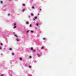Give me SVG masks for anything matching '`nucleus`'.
<instances>
[{"label": "nucleus", "instance_id": "c85d7f7f", "mask_svg": "<svg viewBox=\"0 0 76 76\" xmlns=\"http://www.w3.org/2000/svg\"><path fill=\"white\" fill-rule=\"evenodd\" d=\"M1 48L0 47V50H1Z\"/></svg>", "mask_w": 76, "mask_h": 76}, {"label": "nucleus", "instance_id": "7c9ffc66", "mask_svg": "<svg viewBox=\"0 0 76 76\" xmlns=\"http://www.w3.org/2000/svg\"><path fill=\"white\" fill-rule=\"evenodd\" d=\"M1 56H2V55H3V54H1Z\"/></svg>", "mask_w": 76, "mask_h": 76}, {"label": "nucleus", "instance_id": "4468645a", "mask_svg": "<svg viewBox=\"0 0 76 76\" xmlns=\"http://www.w3.org/2000/svg\"><path fill=\"white\" fill-rule=\"evenodd\" d=\"M28 67L29 68H31V67H32L31 66H29Z\"/></svg>", "mask_w": 76, "mask_h": 76}, {"label": "nucleus", "instance_id": "b1692460", "mask_svg": "<svg viewBox=\"0 0 76 76\" xmlns=\"http://www.w3.org/2000/svg\"><path fill=\"white\" fill-rule=\"evenodd\" d=\"M10 14H8V16H10Z\"/></svg>", "mask_w": 76, "mask_h": 76}, {"label": "nucleus", "instance_id": "ddd939ff", "mask_svg": "<svg viewBox=\"0 0 76 76\" xmlns=\"http://www.w3.org/2000/svg\"><path fill=\"white\" fill-rule=\"evenodd\" d=\"M20 60H22V58H20Z\"/></svg>", "mask_w": 76, "mask_h": 76}, {"label": "nucleus", "instance_id": "a878e982", "mask_svg": "<svg viewBox=\"0 0 76 76\" xmlns=\"http://www.w3.org/2000/svg\"><path fill=\"white\" fill-rule=\"evenodd\" d=\"M29 58H31V56H30Z\"/></svg>", "mask_w": 76, "mask_h": 76}, {"label": "nucleus", "instance_id": "0eeeda50", "mask_svg": "<svg viewBox=\"0 0 76 76\" xmlns=\"http://www.w3.org/2000/svg\"><path fill=\"white\" fill-rule=\"evenodd\" d=\"M16 24L15 23H14V26H16Z\"/></svg>", "mask_w": 76, "mask_h": 76}, {"label": "nucleus", "instance_id": "393cba45", "mask_svg": "<svg viewBox=\"0 0 76 76\" xmlns=\"http://www.w3.org/2000/svg\"><path fill=\"white\" fill-rule=\"evenodd\" d=\"M1 45H3V43H1Z\"/></svg>", "mask_w": 76, "mask_h": 76}, {"label": "nucleus", "instance_id": "9d476101", "mask_svg": "<svg viewBox=\"0 0 76 76\" xmlns=\"http://www.w3.org/2000/svg\"><path fill=\"white\" fill-rule=\"evenodd\" d=\"M31 32L32 33H33L34 32V31H31Z\"/></svg>", "mask_w": 76, "mask_h": 76}, {"label": "nucleus", "instance_id": "2eb2a0df", "mask_svg": "<svg viewBox=\"0 0 76 76\" xmlns=\"http://www.w3.org/2000/svg\"><path fill=\"white\" fill-rule=\"evenodd\" d=\"M23 6H25V4H23Z\"/></svg>", "mask_w": 76, "mask_h": 76}, {"label": "nucleus", "instance_id": "2f4dec72", "mask_svg": "<svg viewBox=\"0 0 76 76\" xmlns=\"http://www.w3.org/2000/svg\"><path fill=\"white\" fill-rule=\"evenodd\" d=\"M38 15H39V13L38 14Z\"/></svg>", "mask_w": 76, "mask_h": 76}, {"label": "nucleus", "instance_id": "423d86ee", "mask_svg": "<svg viewBox=\"0 0 76 76\" xmlns=\"http://www.w3.org/2000/svg\"><path fill=\"white\" fill-rule=\"evenodd\" d=\"M26 24H29V22H26Z\"/></svg>", "mask_w": 76, "mask_h": 76}, {"label": "nucleus", "instance_id": "dca6fc26", "mask_svg": "<svg viewBox=\"0 0 76 76\" xmlns=\"http://www.w3.org/2000/svg\"><path fill=\"white\" fill-rule=\"evenodd\" d=\"M30 27H32V25L31 24L30 25Z\"/></svg>", "mask_w": 76, "mask_h": 76}, {"label": "nucleus", "instance_id": "bb28decb", "mask_svg": "<svg viewBox=\"0 0 76 76\" xmlns=\"http://www.w3.org/2000/svg\"><path fill=\"white\" fill-rule=\"evenodd\" d=\"M1 76H3V74L1 75Z\"/></svg>", "mask_w": 76, "mask_h": 76}, {"label": "nucleus", "instance_id": "473e14b6", "mask_svg": "<svg viewBox=\"0 0 76 76\" xmlns=\"http://www.w3.org/2000/svg\"><path fill=\"white\" fill-rule=\"evenodd\" d=\"M42 10L41 9H40V10Z\"/></svg>", "mask_w": 76, "mask_h": 76}, {"label": "nucleus", "instance_id": "f257e3e1", "mask_svg": "<svg viewBox=\"0 0 76 76\" xmlns=\"http://www.w3.org/2000/svg\"><path fill=\"white\" fill-rule=\"evenodd\" d=\"M34 18L35 19H33V20L34 21H35V20H36V19H37V17H34Z\"/></svg>", "mask_w": 76, "mask_h": 76}, {"label": "nucleus", "instance_id": "f03ea898", "mask_svg": "<svg viewBox=\"0 0 76 76\" xmlns=\"http://www.w3.org/2000/svg\"><path fill=\"white\" fill-rule=\"evenodd\" d=\"M37 55L38 56V57H39V56H40V55H39V53L37 54Z\"/></svg>", "mask_w": 76, "mask_h": 76}, {"label": "nucleus", "instance_id": "5701e85b", "mask_svg": "<svg viewBox=\"0 0 76 76\" xmlns=\"http://www.w3.org/2000/svg\"><path fill=\"white\" fill-rule=\"evenodd\" d=\"M34 7L33 6L32 7V9H34Z\"/></svg>", "mask_w": 76, "mask_h": 76}, {"label": "nucleus", "instance_id": "1a4fd4ad", "mask_svg": "<svg viewBox=\"0 0 76 76\" xmlns=\"http://www.w3.org/2000/svg\"><path fill=\"white\" fill-rule=\"evenodd\" d=\"M29 31L28 30L26 31V33H28V32H29Z\"/></svg>", "mask_w": 76, "mask_h": 76}, {"label": "nucleus", "instance_id": "f3484780", "mask_svg": "<svg viewBox=\"0 0 76 76\" xmlns=\"http://www.w3.org/2000/svg\"><path fill=\"white\" fill-rule=\"evenodd\" d=\"M15 37H18V36H17L16 34H15Z\"/></svg>", "mask_w": 76, "mask_h": 76}, {"label": "nucleus", "instance_id": "6e6552de", "mask_svg": "<svg viewBox=\"0 0 76 76\" xmlns=\"http://www.w3.org/2000/svg\"><path fill=\"white\" fill-rule=\"evenodd\" d=\"M10 50H12V48H10L9 49Z\"/></svg>", "mask_w": 76, "mask_h": 76}, {"label": "nucleus", "instance_id": "4be33fe9", "mask_svg": "<svg viewBox=\"0 0 76 76\" xmlns=\"http://www.w3.org/2000/svg\"><path fill=\"white\" fill-rule=\"evenodd\" d=\"M33 51H34V52H35V51H36L35 50H33Z\"/></svg>", "mask_w": 76, "mask_h": 76}, {"label": "nucleus", "instance_id": "39448f33", "mask_svg": "<svg viewBox=\"0 0 76 76\" xmlns=\"http://www.w3.org/2000/svg\"><path fill=\"white\" fill-rule=\"evenodd\" d=\"M1 4H3V1H1Z\"/></svg>", "mask_w": 76, "mask_h": 76}, {"label": "nucleus", "instance_id": "412c9836", "mask_svg": "<svg viewBox=\"0 0 76 76\" xmlns=\"http://www.w3.org/2000/svg\"><path fill=\"white\" fill-rule=\"evenodd\" d=\"M31 15H32V16L34 15V14H31Z\"/></svg>", "mask_w": 76, "mask_h": 76}, {"label": "nucleus", "instance_id": "aec40b11", "mask_svg": "<svg viewBox=\"0 0 76 76\" xmlns=\"http://www.w3.org/2000/svg\"><path fill=\"white\" fill-rule=\"evenodd\" d=\"M12 55H15V53H12Z\"/></svg>", "mask_w": 76, "mask_h": 76}, {"label": "nucleus", "instance_id": "7ed1b4c3", "mask_svg": "<svg viewBox=\"0 0 76 76\" xmlns=\"http://www.w3.org/2000/svg\"><path fill=\"white\" fill-rule=\"evenodd\" d=\"M25 11V9H23L22 10V11L23 12Z\"/></svg>", "mask_w": 76, "mask_h": 76}, {"label": "nucleus", "instance_id": "f8f14e48", "mask_svg": "<svg viewBox=\"0 0 76 76\" xmlns=\"http://www.w3.org/2000/svg\"><path fill=\"white\" fill-rule=\"evenodd\" d=\"M17 41H19V40L18 39H17Z\"/></svg>", "mask_w": 76, "mask_h": 76}, {"label": "nucleus", "instance_id": "cd10ccee", "mask_svg": "<svg viewBox=\"0 0 76 76\" xmlns=\"http://www.w3.org/2000/svg\"><path fill=\"white\" fill-rule=\"evenodd\" d=\"M45 39V38H43V39L44 40V39Z\"/></svg>", "mask_w": 76, "mask_h": 76}, {"label": "nucleus", "instance_id": "6ab92c4d", "mask_svg": "<svg viewBox=\"0 0 76 76\" xmlns=\"http://www.w3.org/2000/svg\"><path fill=\"white\" fill-rule=\"evenodd\" d=\"M31 50H33V48H31Z\"/></svg>", "mask_w": 76, "mask_h": 76}, {"label": "nucleus", "instance_id": "20e7f679", "mask_svg": "<svg viewBox=\"0 0 76 76\" xmlns=\"http://www.w3.org/2000/svg\"><path fill=\"white\" fill-rule=\"evenodd\" d=\"M16 28V26H15L14 27H13V28H14V29H15V28Z\"/></svg>", "mask_w": 76, "mask_h": 76}, {"label": "nucleus", "instance_id": "c756f323", "mask_svg": "<svg viewBox=\"0 0 76 76\" xmlns=\"http://www.w3.org/2000/svg\"><path fill=\"white\" fill-rule=\"evenodd\" d=\"M10 1H11V0H9Z\"/></svg>", "mask_w": 76, "mask_h": 76}, {"label": "nucleus", "instance_id": "9b49d317", "mask_svg": "<svg viewBox=\"0 0 76 76\" xmlns=\"http://www.w3.org/2000/svg\"><path fill=\"white\" fill-rule=\"evenodd\" d=\"M36 25H37V26H38V25H39L38 23H37Z\"/></svg>", "mask_w": 76, "mask_h": 76}, {"label": "nucleus", "instance_id": "a211bd4d", "mask_svg": "<svg viewBox=\"0 0 76 76\" xmlns=\"http://www.w3.org/2000/svg\"><path fill=\"white\" fill-rule=\"evenodd\" d=\"M42 49H44V48L43 47H42Z\"/></svg>", "mask_w": 76, "mask_h": 76}]
</instances>
